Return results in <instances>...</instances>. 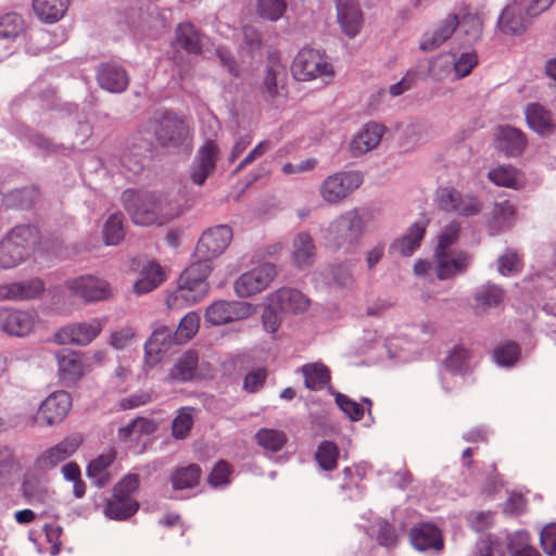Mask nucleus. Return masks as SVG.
<instances>
[{
  "label": "nucleus",
  "instance_id": "1",
  "mask_svg": "<svg viewBox=\"0 0 556 556\" xmlns=\"http://www.w3.org/2000/svg\"><path fill=\"white\" fill-rule=\"evenodd\" d=\"M207 269L198 271L197 266L187 267L178 277L176 289L166 298L170 309H180L201 302L210 290Z\"/></svg>",
  "mask_w": 556,
  "mask_h": 556
},
{
  "label": "nucleus",
  "instance_id": "2",
  "mask_svg": "<svg viewBox=\"0 0 556 556\" xmlns=\"http://www.w3.org/2000/svg\"><path fill=\"white\" fill-rule=\"evenodd\" d=\"M555 0H515L509 3L498 17V28L506 35L522 34L534 17L546 11Z\"/></svg>",
  "mask_w": 556,
  "mask_h": 556
},
{
  "label": "nucleus",
  "instance_id": "3",
  "mask_svg": "<svg viewBox=\"0 0 556 556\" xmlns=\"http://www.w3.org/2000/svg\"><path fill=\"white\" fill-rule=\"evenodd\" d=\"M122 201L137 225L148 226L161 219V200L151 192L128 189L123 192Z\"/></svg>",
  "mask_w": 556,
  "mask_h": 556
},
{
  "label": "nucleus",
  "instance_id": "4",
  "mask_svg": "<svg viewBox=\"0 0 556 556\" xmlns=\"http://www.w3.org/2000/svg\"><path fill=\"white\" fill-rule=\"evenodd\" d=\"M363 184L358 170L338 172L329 175L319 186L320 198L329 204L341 203Z\"/></svg>",
  "mask_w": 556,
  "mask_h": 556
},
{
  "label": "nucleus",
  "instance_id": "5",
  "mask_svg": "<svg viewBox=\"0 0 556 556\" xmlns=\"http://www.w3.org/2000/svg\"><path fill=\"white\" fill-rule=\"evenodd\" d=\"M276 276L277 270L273 263H260L238 277L233 286L235 292L239 298L253 296L267 289Z\"/></svg>",
  "mask_w": 556,
  "mask_h": 556
},
{
  "label": "nucleus",
  "instance_id": "6",
  "mask_svg": "<svg viewBox=\"0 0 556 556\" xmlns=\"http://www.w3.org/2000/svg\"><path fill=\"white\" fill-rule=\"evenodd\" d=\"M72 408V396L59 390L49 394L39 405L35 422L39 426H54L64 420Z\"/></svg>",
  "mask_w": 556,
  "mask_h": 556
},
{
  "label": "nucleus",
  "instance_id": "7",
  "mask_svg": "<svg viewBox=\"0 0 556 556\" xmlns=\"http://www.w3.org/2000/svg\"><path fill=\"white\" fill-rule=\"evenodd\" d=\"M292 74L298 80H311L323 75H332L324 54L314 49H302L292 63Z\"/></svg>",
  "mask_w": 556,
  "mask_h": 556
},
{
  "label": "nucleus",
  "instance_id": "8",
  "mask_svg": "<svg viewBox=\"0 0 556 556\" xmlns=\"http://www.w3.org/2000/svg\"><path fill=\"white\" fill-rule=\"evenodd\" d=\"M103 324L94 318L90 321L70 324L60 328L54 334L59 344L87 345L102 331Z\"/></svg>",
  "mask_w": 556,
  "mask_h": 556
},
{
  "label": "nucleus",
  "instance_id": "9",
  "mask_svg": "<svg viewBox=\"0 0 556 556\" xmlns=\"http://www.w3.org/2000/svg\"><path fill=\"white\" fill-rule=\"evenodd\" d=\"M154 134L157 142L165 148H177L188 139L189 130L184 121L173 114H164L156 123Z\"/></svg>",
  "mask_w": 556,
  "mask_h": 556
},
{
  "label": "nucleus",
  "instance_id": "10",
  "mask_svg": "<svg viewBox=\"0 0 556 556\" xmlns=\"http://www.w3.org/2000/svg\"><path fill=\"white\" fill-rule=\"evenodd\" d=\"M66 286L73 295L81 298L87 303L104 301L111 295L110 285L91 275L71 279Z\"/></svg>",
  "mask_w": 556,
  "mask_h": 556
},
{
  "label": "nucleus",
  "instance_id": "11",
  "mask_svg": "<svg viewBox=\"0 0 556 556\" xmlns=\"http://www.w3.org/2000/svg\"><path fill=\"white\" fill-rule=\"evenodd\" d=\"M249 311L247 303L218 300L206 308L204 318L207 324L219 326L247 317Z\"/></svg>",
  "mask_w": 556,
  "mask_h": 556
},
{
  "label": "nucleus",
  "instance_id": "12",
  "mask_svg": "<svg viewBox=\"0 0 556 556\" xmlns=\"http://www.w3.org/2000/svg\"><path fill=\"white\" fill-rule=\"evenodd\" d=\"M36 316L27 311L0 307V332L13 337L27 336L34 328Z\"/></svg>",
  "mask_w": 556,
  "mask_h": 556
},
{
  "label": "nucleus",
  "instance_id": "13",
  "mask_svg": "<svg viewBox=\"0 0 556 556\" xmlns=\"http://www.w3.org/2000/svg\"><path fill=\"white\" fill-rule=\"evenodd\" d=\"M176 344V336L169 327H156L144 344V365L149 368L157 365L163 355Z\"/></svg>",
  "mask_w": 556,
  "mask_h": 556
},
{
  "label": "nucleus",
  "instance_id": "14",
  "mask_svg": "<svg viewBox=\"0 0 556 556\" xmlns=\"http://www.w3.org/2000/svg\"><path fill=\"white\" fill-rule=\"evenodd\" d=\"M458 24L459 18L456 14H447L431 29L424 33L419 42V49L424 52H430L440 48L453 36Z\"/></svg>",
  "mask_w": 556,
  "mask_h": 556
},
{
  "label": "nucleus",
  "instance_id": "15",
  "mask_svg": "<svg viewBox=\"0 0 556 556\" xmlns=\"http://www.w3.org/2000/svg\"><path fill=\"white\" fill-rule=\"evenodd\" d=\"M440 208L446 212H456L459 215L469 217L481 212L482 205L479 200L471 195H462L453 189H443L438 195Z\"/></svg>",
  "mask_w": 556,
  "mask_h": 556
},
{
  "label": "nucleus",
  "instance_id": "16",
  "mask_svg": "<svg viewBox=\"0 0 556 556\" xmlns=\"http://www.w3.org/2000/svg\"><path fill=\"white\" fill-rule=\"evenodd\" d=\"M450 247L437 245L434 253L437 276L442 280L465 271L469 265V258L466 254H456L450 250Z\"/></svg>",
  "mask_w": 556,
  "mask_h": 556
},
{
  "label": "nucleus",
  "instance_id": "17",
  "mask_svg": "<svg viewBox=\"0 0 556 556\" xmlns=\"http://www.w3.org/2000/svg\"><path fill=\"white\" fill-rule=\"evenodd\" d=\"M45 282L40 278L0 285L1 301H27L40 296L45 291Z\"/></svg>",
  "mask_w": 556,
  "mask_h": 556
},
{
  "label": "nucleus",
  "instance_id": "18",
  "mask_svg": "<svg viewBox=\"0 0 556 556\" xmlns=\"http://www.w3.org/2000/svg\"><path fill=\"white\" fill-rule=\"evenodd\" d=\"M80 443L81 440L79 438H66L62 440L37 457L35 462L36 468L43 471L54 468L56 465L73 455L79 447Z\"/></svg>",
  "mask_w": 556,
  "mask_h": 556
},
{
  "label": "nucleus",
  "instance_id": "19",
  "mask_svg": "<svg viewBox=\"0 0 556 556\" xmlns=\"http://www.w3.org/2000/svg\"><path fill=\"white\" fill-rule=\"evenodd\" d=\"M218 152L217 144L212 140L199 149L191 169V179L195 185L202 186L214 172Z\"/></svg>",
  "mask_w": 556,
  "mask_h": 556
},
{
  "label": "nucleus",
  "instance_id": "20",
  "mask_svg": "<svg viewBox=\"0 0 556 556\" xmlns=\"http://www.w3.org/2000/svg\"><path fill=\"white\" fill-rule=\"evenodd\" d=\"M409 539L413 546L418 551L440 552L444 542L440 529L431 522H420L409 531Z\"/></svg>",
  "mask_w": 556,
  "mask_h": 556
},
{
  "label": "nucleus",
  "instance_id": "21",
  "mask_svg": "<svg viewBox=\"0 0 556 556\" xmlns=\"http://www.w3.org/2000/svg\"><path fill=\"white\" fill-rule=\"evenodd\" d=\"M527 147L526 135L513 126H498L495 149L508 157L519 156Z\"/></svg>",
  "mask_w": 556,
  "mask_h": 556
},
{
  "label": "nucleus",
  "instance_id": "22",
  "mask_svg": "<svg viewBox=\"0 0 556 556\" xmlns=\"http://www.w3.org/2000/svg\"><path fill=\"white\" fill-rule=\"evenodd\" d=\"M337 20L343 33L355 37L363 25V14L356 0H336Z\"/></svg>",
  "mask_w": 556,
  "mask_h": 556
},
{
  "label": "nucleus",
  "instance_id": "23",
  "mask_svg": "<svg viewBox=\"0 0 556 556\" xmlns=\"http://www.w3.org/2000/svg\"><path fill=\"white\" fill-rule=\"evenodd\" d=\"M60 379L66 383L77 382L84 375L81 355L70 349H62L55 353Z\"/></svg>",
  "mask_w": 556,
  "mask_h": 556
},
{
  "label": "nucleus",
  "instance_id": "24",
  "mask_svg": "<svg viewBox=\"0 0 556 556\" xmlns=\"http://www.w3.org/2000/svg\"><path fill=\"white\" fill-rule=\"evenodd\" d=\"M97 79L102 89L113 93L125 91L129 84L127 72L115 63L101 64L97 71Z\"/></svg>",
  "mask_w": 556,
  "mask_h": 556
},
{
  "label": "nucleus",
  "instance_id": "25",
  "mask_svg": "<svg viewBox=\"0 0 556 556\" xmlns=\"http://www.w3.org/2000/svg\"><path fill=\"white\" fill-rule=\"evenodd\" d=\"M166 280L165 269L155 261H148L140 269V277L134 283L136 294H146L159 288Z\"/></svg>",
  "mask_w": 556,
  "mask_h": 556
},
{
  "label": "nucleus",
  "instance_id": "26",
  "mask_svg": "<svg viewBox=\"0 0 556 556\" xmlns=\"http://www.w3.org/2000/svg\"><path fill=\"white\" fill-rule=\"evenodd\" d=\"M333 231L339 239L355 241L359 239L365 229L363 217L356 210L342 214L332 225Z\"/></svg>",
  "mask_w": 556,
  "mask_h": 556
},
{
  "label": "nucleus",
  "instance_id": "27",
  "mask_svg": "<svg viewBox=\"0 0 556 556\" xmlns=\"http://www.w3.org/2000/svg\"><path fill=\"white\" fill-rule=\"evenodd\" d=\"M384 127L377 123H368L354 136L351 141V151L354 156L362 155L375 149L381 141Z\"/></svg>",
  "mask_w": 556,
  "mask_h": 556
},
{
  "label": "nucleus",
  "instance_id": "28",
  "mask_svg": "<svg viewBox=\"0 0 556 556\" xmlns=\"http://www.w3.org/2000/svg\"><path fill=\"white\" fill-rule=\"evenodd\" d=\"M277 306L288 313H298L308 307V299L299 290L281 288L277 290L271 298Z\"/></svg>",
  "mask_w": 556,
  "mask_h": 556
},
{
  "label": "nucleus",
  "instance_id": "29",
  "mask_svg": "<svg viewBox=\"0 0 556 556\" xmlns=\"http://www.w3.org/2000/svg\"><path fill=\"white\" fill-rule=\"evenodd\" d=\"M526 119L529 127L540 136H548L555 129L551 113L538 103H531L526 109Z\"/></svg>",
  "mask_w": 556,
  "mask_h": 556
},
{
  "label": "nucleus",
  "instance_id": "30",
  "mask_svg": "<svg viewBox=\"0 0 556 556\" xmlns=\"http://www.w3.org/2000/svg\"><path fill=\"white\" fill-rule=\"evenodd\" d=\"M115 458L116 452L111 448L89 463L87 476L97 486L102 488L111 480L108 469L114 463Z\"/></svg>",
  "mask_w": 556,
  "mask_h": 556
},
{
  "label": "nucleus",
  "instance_id": "31",
  "mask_svg": "<svg viewBox=\"0 0 556 556\" xmlns=\"http://www.w3.org/2000/svg\"><path fill=\"white\" fill-rule=\"evenodd\" d=\"M159 429V424L147 417H137L126 426L118 429L117 437L121 441L139 440L144 435H151Z\"/></svg>",
  "mask_w": 556,
  "mask_h": 556
},
{
  "label": "nucleus",
  "instance_id": "32",
  "mask_svg": "<svg viewBox=\"0 0 556 556\" xmlns=\"http://www.w3.org/2000/svg\"><path fill=\"white\" fill-rule=\"evenodd\" d=\"M301 372L304 377V386L312 391L324 389L331 379L329 368L319 362L303 365Z\"/></svg>",
  "mask_w": 556,
  "mask_h": 556
},
{
  "label": "nucleus",
  "instance_id": "33",
  "mask_svg": "<svg viewBox=\"0 0 556 556\" xmlns=\"http://www.w3.org/2000/svg\"><path fill=\"white\" fill-rule=\"evenodd\" d=\"M199 356L193 350L185 352L175 363L168 374L170 381L187 382L190 381L198 368Z\"/></svg>",
  "mask_w": 556,
  "mask_h": 556
},
{
  "label": "nucleus",
  "instance_id": "34",
  "mask_svg": "<svg viewBox=\"0 0 556 556\" xmlns=\"http://www.w3.org/2000/svg\"><path fill=\"white\" fill-rule=\"evenodd\" d=\"M489 179L501 187L520 189L525 185V177L520 170L511 165H500L491 169Z\"/></svg>",
  "mask_w": 556,
  "mask_h": 556
},
{
  "label": "nucleus",
  "instance_id": "35",
  "mask_svg": "<svg viewBox=\"0 0 556 556\" xmlns=\"http://www.w3.org/2000/svg\"><path fill=\"white\" fill-rule=\"evenodd\" d=\"M505 299V291L497 285L486 283L475 293L476 308L484 312L488 308L501 306Z\"/></svg>",
  "mask_w": 556,
  "mask_h": 556
},
{
  "label": "nucleus",
  "instance_id": "36",
  "mask_svg": "<svg viewBox=\"0 0 556 556\" xmlns=\"http://www.w3.org/2000/svg\"><path fill=\"white\" fill-rule=\"evenodd\" d=\"M70 0H33L37 16L47 23L59 21L67 10Z\"/></svg>",
  "mask_w": 556,
  "mask_h": 556
},
{
  "label": "nucleus",
  "instance_id": "37",
  "mask_svg": "<svg viewBox=\"0 0 556 556\" xmlns=\"http://www.w3.org/2000/svg\"><path fill=\"white\" fill-rule=\"evenodd\" d=\"M176 43L190 54L202 52L201 36L191 23H180L176 28Z\"/></svg>",
  "mask_w": 556,
  "mask_h": 556
},
{
  "label": "nucleus",
  "instance_id": "38",
  "mask_svg": "<svg viewBox=\"0 0 556 556\" xmlns=\"http://www.w3.org/2000/svg\"><path fill=\"white\" fill-rule=\"evenodd\" d=\"M195 408L191 406L180 407L172 421V437L176 440H186L193 428Z\"/></svg>",
  "mask_w": 556,
  "mask_h": 556
},
{
  "label": "nucleus",
  "instance_id": "39",
  "mask_svg": "<svg viewBox=\"0 0 556 556\" xmlns=\"http://www.w3.org/2000/svg\"><path fill=\"white\" fill-rule=\"evenodd\" d=\"M224 251V245H195L190 266H197L199 273H202L203 269L206 268L208 277L212 271L213 262L218 258Z\"/></svg>",
  "mask_w": 556,
  "mask_h": 556
},
{
  "label": "nucleus",
  "instance_id": "40",
  "mask_svg": "<svg viewBox=\"0 0 556 556\" xmlns=\"http://www.w3.org/2000/svg\"><path fill=\"white\" fill-rule=\"evenodd\" d=\"M138 509L139 503L137 501H127L113 495L105 504L104 514L111 519L125 520L134 516Z\"/></svg>",
  "mask_w": 556,
  "mask_h": 556
},
{
  "label": "nucleus",
  "instance_id": "41",
  "mask_svg": "<svg viewBox=\"0 0 556 556\" xmlns=\"http://www.w3.org/2000/svg\"><path fill=\"white\" fill-rule=\"evenodd\" d=\"M339 455V446L332 441L325 440L317 446L314 458L323 470L332 471L338 467Z\"/></svg>",
  "mask_w": 556,
  "mask_h": 556
},
{
  "label": "nucleus",
  "instance_id": "42",
  "mask_svg": "<svg viewBox=\"0 0 556 556\" xmlns=\"http://www.w3.org/2000/svg\"><path fill=\"white\" fill-rule=\"evenodd\" d=\"M201 468L195 464L178 468L172 475L170 481L175 490L192 489L199 484Z\"/></svg>",
  "mask_w": 556,
  "mask_h": 556
},
{
  "label": "nucleus",
  "instance_id": "43",
  "mask_svg": "<svg viewBox=\"0 0 556 556\" xmlns=\"http://www.w3.org/2000/svg\"><path fill=\"white\" fill-rule=\"evenodd\" d=\"M40 229L33 224H21L7 232L4 240L9 243H39L41 241Z\"/></svg>",
  "mask_w": 556,
  "mask_h": 556
},
{
  "label": "nucleus",
  "instance_id": "44",
  "mask_svg": "<svg viewBox=\"0 0 556 556\" xmlns=\"http://www.w3.org/2000/svg\"><path fill=\"white\" fill-rule=\"evenodd\" d=\"M256 443L271 452L280 451L287 443V435L281 430L262 428L254 437Z\"/></svg>",
  "mask_w": 556,
  "mask_h": 556
},
{
  "label": "nucleus",
  "instance_id": "45",
  "mask_svg": "<svg viewBox=\"0 0 556 556\" xmlns=\"http://www.w3.org/2000/svg\"><path fill=\"white\" fill-rule=\"evenodd\" d=\"M454 52H445L433 58L429 63L428 73L434 80H443L451 74H454L453 70Z\"/></svg>",
  "mask_w": 556,
  "mask_h": 556
},
{
  "label": "nucleus",
  "instance_id": "46",
  "mask_svg": "<svg viewBox=\"0 0 556 556\" xmlns=\"http://www.w3.org/2000/svg\"><path fill=\"white\" fill-rule=\"evenodd\" d=\"M459 31L465 36V43L477 42L482 35V22L476 13H466L459 18Z\"/></svg>",
  "mask_w": 556,
  "mask_h": 556
},
{
  "label": "nucleus",
  "instance_id": "47",
  "mask_svg": "<svg viewBox=\"0 0 556 556\" xmlns=\"http://www.w3.org/2000/svg\"><path fill=\"white\" fill-rule=\"evenodd\" d=\"M515 214V206L510 202H496L492 210V218L489 225L490 232H498L503 225L514 218Z\"/></svg>",
  "mask_w": 556,
  "mask_h": 556
},
{
  "label": "nucleus",
  "instance_id": "48",
  "mask_svg": "<svg viewBox=\"0 0 556 556\" xmlns=\"http://www.w3.org/2000/svg\"><path fill=\"white\" fill-rule=\"evenodd\" d=\"M29 254L28 245H0V267L13 268Z\"/></svg>",
  "mask_w": 556,
  "mask_h": 556
},
{
  "label": "nucleus",
  "instance_id": "49",
  "mask_svg": "<svg viewBox=\"0 0 556 556\" xmlns=\"http://www.w3.org/2000/svg\"><path fill=\"white\" fill-rule=\"evenodd\" d=\"M104 243H119L125 239L124 216L122 213L110 215L103 227Z\"/></svg>",
  "mask_w": 556,
  "mask_h": 556
},
{
  "label": "nucleus",
  "instance_id": "50",
  "mask_svg": "<svg viewBox=\"0 0 556 556\" xmlns=\"http://www.w3.org/2000/svg\"><path fill=\"white\" fill-rule=\"evenodd\" d=\"M200 317L197 313H188L180 320L176 331V344H182L192 339L199 330Z\"/></svg>",
  "mask_w": 556,
  "mask_h": 556
},
{
  "label": "nucleus",
  "instance_id": "51",
  "mask_svg": "<svg viewBox=\"0 0 556 556\" xmlns=\"http://www.w3.org/2000/svg\"><path fill=\"white\" fill-rule=\"evenodd\" d=\"M38 195L39 193L36 188L26 187L13 190L10 193H8L5 197V202L10 206H15L25 210L30 207L35 203Z\"/></svg>",
  "mask_w": 556,
  "mask_h": 556
},
{
  "label": "nucleus",
  "instance_id": "52",
  "mask_svg": "<svg viewBox=\"0 0 556 556\" xmlns=\"http://www.w3.org/2000/svg\"><path fill=\"white\" fill-rule=\"evenodd\" d=\"M478 64V56L475 51H466L460 54L454 53V78L462 79L468 76Z\"/></svg>",
  "mask_w": 556,
  "mask_h": 556
},
{
  "label": "nucleus",
  "instance_id": "53",
  "mask_svg": "<svg viewBox=\"0 0 556 556\" xmlns=\"http://www.w3.org/2000/svg\"><path fill=\"white\" fill-rule=\"evenodd\" d=\"M24 29V21L17 13H8L0 17V38L17 37Z\"/></svg>",
  "mask_w": 556,
  "mask_h": 556
},
{
  "label": "nucleus",
  "instance_id": "54",
  "mask_svg": "<svg viewBox=\"0 0 556 556\" xmlns=\"http://www.w3.org/2000/svg\"><path fill=\"white\" fill-rule=\"evenodd\" d=\"M286 10V0H257V13L263 18L278 21Z\"/></svg>",
  "mask_w": 556,
  "mask_h": 556
},
{
  "label": "nucleus",
  "instance_id": "55",
  "mask_svg": "<svg viewBox=\"0 0 556 556\" xmlns=\"http://www.w3.org/2000/svg\"><path fill=\"white\" fill-rule=\"evenodd\" d=\"M139 485V476L128 473L115 484L113 495L123 500L135 501L131 496L138 491Z\"/></svg>",
  "mask_w": 556,
  "mask_h": 556
},
{
  "label": "nucleus",
  "instance_id": "56",
  "mask_svg": "<svg viewBox=\"0 0 556 556\" xmlns=\"http://www.w3.org/2000/svg\"><path fill=\"white\" fill-rule=\"evenodd\" d=\"M18 470L20 464L14 451L7 445H0V484L4 479H8L13 472Z\"/></svg>",
  "mask_w": 556,
  "mask_h": 556
},
{
  "label": "nucleus",
  "instance_id": "57",
  "mask_svg": "<svg viewBox=\"0 0 556 556\" xmlns=\"http://www.w3.org/2000/svg\"><path fill=\"white\" fill-rule=\"evenodd\" d=\"M233 231L228 225H217L206 229L199 239V243H230Z\"/></svg>",
  "mask_w": 556,
  "mask_h": 556
},
{
  "label": "nucleus",
  "instance_id": "58",
  "mask_svg": "<svg viewBox=\"0 0 556 556\" xmlns=\"http://www.w3.org/2000/svg\"><path fill=\"white\" fill-rule=\"evenodd\" d=\"M150 150L148 146L140 147L138 151L129 149L122 156L123 165L130 172L137 174L141 172L144 166V161L148 157Z\"/></svg>",
  "mask_w": 556,
  "mask_h": 556
},
{
  "label": "nucleus",
  "instance_id": "59",
  "mask_svg": "<svg viewBox=\"0 0 556 556\" xmlns=\"http://www.w3.org/2000/svg\"><path fill=\"white\" fill-rule=\"evenodd\" d=\"M522 267V257L514 251H507L498 258V271L503 276L515 275L521 271Z\"/></svg>",
  "mask_w": 556,
  "mask_h": 556
},
{
  "label": "nucleus",
  "instance_id": "60",
  "mask_svg": "<svg viewBox=\"0 0 556 556\" xmlns=\"http://www.w3.org/2000/svg\"><path fill=\"white\" fill-rule=\"evenodd\" d=\"M520 356V349L514 342H507L494 350V358L496 363L503 366L514 365Z\"/></svg>",
  "mask_w": 556,
  "mask_h": 556
},
{
  "label": "nucleus",
  "instance_id": "61",
  "mask_svg": "<svg viewBox=\"0 0 556 556\" xmlns=\"http://www.w3.org/2000/svg\"><path fill=\"white\" fill-rule=\"evenodd\" d=\"M336 403L339 406V408L353 421H358L364 416V408L363 406L351 400L349 396L337 393L336 395Z\"/></svg>",
  "mask_w": 556,
  "mask_h": 556
},
{
  "label": "nucleus",
  "instance_id": "62",
  "mask_svg": "<svg viewBox=\"0 0 556 556\" xmlns=\"http://www.w3.org/2000/svg\"><path fill=\"white\" fill-rule=\"evenodd\" d=\"M469 356V351L466 348L455 346L446 357L445 365L450 370L460 372L467 368Z\"/></svg>",
  "mask_w": 556,
  "mask_h": 556
},
{
  "label": "nucleus",
  "instance_id": "63",
  "mask_svg": "<svg viewBox=\"0 0 556 556\" xmlns=\"http://www.w3.org/2000/svg\"><path fill=\"white\" fill-rule=\"evenodd\" d=\"M429 225V219L421 216L414 224H412L401 239V243H419Z\"/></svg>",
  "mask_w": 556,
  "mask_h": 556
},
{
  "label": "nucleus",
  "instance_id": "64",
  "mask_svg": "<svg viewBox=\"0 0 556 556\" xmlns=\"http://www.w3.org/2000/svg\"><path fill=\"white\" fill-rule=\"evenodd\" d=\"M540 544L547 556H556V521L547 523L541 530Z\"/></svg>",
  "mask_w": 556,
  "mask_h": 556
}]
</instances>
